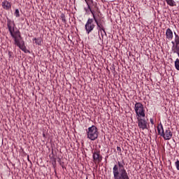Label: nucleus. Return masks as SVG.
Listing matches in <instances>:
<instances>
[{
	"label": "nucleus",
	"mask_w": 179,
	"mask_h": 179,
	"mask_svg": "<svg viewBox=\"0 0 179 179\" xmlns=\"http://www.w3.org/2000/svg\"><path fill=\"white\" fill-rule=\"evenodd\" d=\"M113 179H131L129 173L125 169V162L124 159L118 161L113 169Z\"/></svg>",
	"instance_id": "obj_1"
},
{
	"label": "nucleus",
	"mask_w": 179,
	"mask_h": 179,
	"mask_svg": "<svg viewBox=\"0 0 179 179\" xmlns=\"http://www.w3.org/2000/svg\"><path fill=\"white\" fill-rule=\"evenodd\" d=\"M7 27L8 29V31L11 37L15 40V38L22 39V34L19 29L15 31L16 28V24H15V21H12V20L7 18Z\"/></svg>",
	"instance_id": "obj_2"
},
{
	"label": "nucleus",
	"mask_w": 179,
	"mask_h": 179,
	"mask_svg": "<svg viewBox=\"0 0 179 179\" xmlns=\"http://www.w3.org/2000/svg\"><path fill=\"white\" fill-rule=\"evenodd\" d=\"M86 131L87 138L90 141H96L99 138V129L95 125L90 127Z\"/></svg>",
	"instance_id": "obj_3"
},
{
	"label": "nucleus",
	"mask_w": 179,
	"mask_h": 179,
	"mask_svg": "<svg viewBox=\"0 0 179 179\" xmlns=\"http://www.w3.org/2000/svg\"><path fill=\"white\" fill-rule=\"evenodd\" d=\"M99 17H101L100 14H99V16L96 15V19H95V23L97 26L98 32H96V34L93 35V36L92 37V38H94V39L96 38L97 36L100 37V31H103V33L106 35H107V33L106 32V28H104V25H103V21L101 20V19Z\"/></svg>",
	"instance_id": "obj_4"
},
{
	"label": "nucleus",
	"mask_w": 179,
	"mask_h": 179,
	"mask_svg": "<svg viewBox=\"0 0 179 179\" xmlns=\"http://www.w3.org/2000/svg\"><path fill=\"white\" fill-rule=\"evenodd\" d=\"M95 19H96V15H94L92 18H88L85 25V29L87 34H90L92 30H94V27H96V24H94L96 23Z\"/></svg>",
	"instance_id": "obj_5"
},
{
	"label": "nucleus",
	"mask_w": 179,
	"mask_h": 179,
	"mask_svg": "<svg viewBox=\"0 0 179 179\" xmlns=\"http://www.w3.org/2000/svg\"><path fill=\"white\" fill-rule=\"evenodd\" d=\"M14 44L15 45H17L21 50L23 51L25 54H31V52L30 50L26 49V45L24 43V41H23V37L21 36V39H20L19 37L14 39Z\"/></svg>",
	"instance_id": "obj_6"
},
{
	"label": "nucleus",
	"mask_w": 179,
	"mask_h": 179,
	"mask_svg": "<svg viewBox=\"0 0 179 179\" xmlns=\"http://www.w3.org/2000/svg\"><path fill=\"white\" fill-rule=\"evenodd\" d=\"M84 10L85 13H87L88 15L92 13V17L99 16V14L101 13L100 12V9L99 8V6L96 5H90V6L89 5H87V8H84Z\"/></svg>",
	"instance_id": "obj_7"
},
{
	"label": "nucleus",
	"mask_w": 179,
	"mask_h": 179,
	"mask_svg": "<svg viewBox=\"0 0 179 179\" xmlns=\"http://www.w3.org/2000/svg\"><path fill=\"white\" fill-rule=\"evenodd\" d=\"M134 110L136 117H146V114H145V107L142 103L136 102L134 105Z\"/></svg>",
	"instance_id": "obj_8"
},
{
	"label": "nucleus",
	"mask_w": 179,
	"mask_h": 179,
	"mask_svg": "<svg viewBox=\"0 0 179 179\" xmlns=\"http://www.w3.org/2000/svg\"><path fill=\"white\" fill-rule=\"evenodd\" d=\"M138 120V127L140 129H148V121L144 118L145 117L136 116Z\"/></svg>",
	"instance_id": "obj_9"
},
{
	"label": "nucleus",
	"mask_w": 179,
	"mask_h": 179,
	"mask_svg": "<svg viewBox=\"0 0 179 179\" xmlns=\"http://www.w3.org/2000/svg\"><path fill=\"white\" fill-rule=\"evenodd\" d=\"M92 157L94 163H100L103 160V157L100 155V151H94Z\"/></svg>",
	"instance_id": "obj_10"
},
{
	"label": "nucleus",
	"mask_w": 179,
	"mask_h": 179,
	"mask_svg": "<svg viewBox=\"0 0 179 179\" xmlns=\"http://www.w3.org/2000/svg\"><path fill=\"white\" fill-rule=\"evenodd\" d=\"M164 141H170L173 138V133L170 130V128H167L165 131L164 130V135H162Z\"/></svg>",
	"instance_id": "obj_11"
},
{
	"label": "nucleus",
	"mask_w": 179,
	"mask_h": 179,
	"mask_svg": "<svg viewBox=\"0 0 179 179\" xmlns=\"http://www.w3.org/2000/svg\"><path fill=\"white\" fill-rule=\"evenodd\" d=\"M1 6L3 9H5L6 10H9L12 8V3H10V2L8 1L7 0H4L1 3Z\"/></svg>",
	"instance_id": "obj_12"
},
{
	"label": "nucleus",
	"mask_w": 179,
	"mask_h": 179,
	"mask_svg": "<svg viewBox=\"0 0 179 179\" xmlns=\"http://www.w3.org/2000/svg\"><path fill=\"white\" fill-rule=\"evenodd\" d=\"M157 134L159 135V136H163L164 129L163 128V124L162 123H159V124L157 127Z\"/></svg>",
	"instance_id": "obj_13"
},
{
	"label": "nucleus",
	"mask_w": 179,
	"mask_h": 179,
	"mask_svg": "<svg viewBox=\"0 0 179 179\" xmlns=\"http://www.w3.org/2000/svg\"><path fill=\"white\" fill-rule=\"evenodd\" d=\"M171 44H173L172 52H173V54H176V52L179 51V43H175L174 41H172Z\"/></svg>",
	"instance_id": "obj_14"
},
{
	"label": "nucleus",
	"mask_w": 179,
	"mask_h": 179,
	"mask_svg": "<svg viewBox=\"0 0 179 179\" xmlns=\"http://www.w3.org/2000/svg\"><path fill=\"white\" fill-rule=\"evenodd\" d=\"M166 36L168 40H173V31H171V29L168 28L166 29Z\"/></svg>",
	"instance_id": "obj_15"
},
{
	"label": "nucleus",
	"mask_w": 179,
	"mask_h": 179,
	"mask_svg": "<svg viewBox=\"0 0 179 179\" xmlns=\"http://www.w3.org/2000/svg\"><path fill=\"white\" fill-rule=\"evenodd\" d=\"M53 169H57V158L55 156H49Z\"/></svg>",
	"instance_id": "obj_16"
},
{
	"label": "nucleus",
	"mask_w": 179,
	"mask_h": 179,
	"mask_svg": "<svg viewBox=\"0 0 179 179\" xmlns=\"http://www.w3.org/2000/svg\"><path fill=\"white\" fill-rule=\"evenodd\" d=\"M33 41H35L36 45H43V38H41V36L38 38H34Z\"/></svg>",
	"instance_id": "obj_17"
},
{
	"label": "nucleus",
	"mask_w": 179,
	"mask_h": 179,
	"mask_svg": "<svg viewBox=\"0 0 179 179\" xmlns=\"http://www.w3.org/2000/svg\"><path fill=\"white\" fill-rule=\"evenodd\" d=\"M167 5H169V6H176L177 4H176V1L174 0H165Z\"/></svg>",
	"instance_id": "obj_18"
},
{
	"label": "nucleus",
	"mask_w": 179,
	"mask_h": 179,
	"mask_svg": "<svg viewBox=\"0 0 179 179\" xmlns=\"http://www.w3.org/2000/svg\"><path fill=\"white\" fill-rule=\"evenodd\" d=\"M85 1L86 2L87 5L89 6V7L90 8V5H95L97 6V3L95 2L93 0H85Z\"/></svg>",
	"instance_id": "obj_19"
},
{
	"label": "nucleus",
	"mask_w": 179,
	"mask_h": 179,
	"mask_svg": "<svg viewBox=\"0 0 179 179\" xmlns=\"http://www.w3.org/2000/svg\"><path fill=\"white\" fill-rule=\"evenodd\" d=\"M60 17L62 19V22H63L64 24H66V19H65V14L64 13L61 14Z\"/></svg>",
	"instance_id": "obj_20"
},
{
	"label": "nucleus",
	"mask_w": 179,
	"mask_h": 179,
	"mask_svg": "<svg viewBox=\"0 0 179 179\" xmlns=\"http://www.w3.org/2000/svg\"><path fill=\"white\" fill-rule=\"evenodd\" d=\"M174 34H175V41H173V43L175 44H178L179 43V36L176 32H174Z\"/></svg>",
	"instance_id": "obj_21"
},
{
	"label": "nucleus",
	"mask_w": 179,
	"mask_h": 179,
	"mask_svg": "<svg viewBox=\"0 0 179 179\" xmlns=\"http://www.w3.org/2000/svg\"><path fill=\"white\" fill-rule=\"evenodd\" d=\"M14 15H15V17H20V13L19 12V9L16 8L15 10Z\"/></svg>",
	"instance_id": "obj_22"
},
{
	"label": "nucleus",
	"mask_w": 179,
	"mask_h": 179,
	"mask_svg": "<svg viewBox=\"0 0 179 179\" xmlns=\"http://www.w3.org/2000/svg\"><path fill=\"white\" fill-rule=\"evenodd\" d=\"M58 163H59L60 166H62V164H65V162H62L61 161V158H58Z\"/></svg>",
	"instance_id": "obj_23"
},
{
	"label": "nucleus",
	"mask_w": 179,
	"mask_h": 179,
	"mask_svg": "<svg viewBox=\"0 0 179 179\" xmlns=\"http://www.w3.org/2000/svg\"><path fill=\"white\" fill-rule=\"evenodd\" d=\"M150 122L152 125H155V122L153 121L152 118H150Z\"/></svg>",
	"instance_id": "obj_24"
},
{
	"label": "nucleus",
	"mask_w": 179,
	"mask_h": 179,
	"mask_svg": "<svg viewBox=\"0 0 179 179\" xmlns=\"http://www.w3.org/2000/svg\"><path fill=\"white\" fill-rule=\"evenodd\" d=\"M12 54H13L12 52H10V51L8 52V57H9V58H11Z\"/></svg>",
	"instance_id": "obj_25"
},
{
	"label": "nucleus",
	"mask_w": 179,
	"mask_h": 179,
	"mask_svg": "<svg viewBox=\"0 0 179 179\" xmlns=\"http://www.w3.org/2000/svg\"><path fill=\"white\" fill-rule=\"evenodd\" d=\"M117 152H120V153H121V148L120 147H117Z\"/></svg>",
	"instance_id": "obj_26"
},
{
	"label": "nucleus",
	"mask_w": 179,
	"mask_h": 179,
	"mask_svg": "<svg viewBox=\"0 0 179 179\" xmlns=\"http://www.w3.org/2000/svg\"><path fill=\"white\" fill-rule=\"evenodd\" d=\"M43 138H47L46 136H45V133H44V132L43 133Z\"/></svg>",
	"instance_id": "obj_27"
},
{
	"label": "nucleus",
	"mask_w": 179,
	"mask_h": 179,
	"mask_svg": "<svg viewBox=\"0 0 179 179\" xmlns=\"http://www.w3.org/2000/svg\"><path fill=\"white\" fill-rule=\"evenodd\" d=\"M62 169H65V165H64V164H62Z\"/></svg>",
	"instance_id": "obj_28"
},
{
	"label": "nucleus",
	"mask_w": 179,
	"mask_h": 179,
	"mask_svg": "<svg viewBox=\"0 0 179 179\" xmlns=\"http://www.w3.org/2000/svg\"><path fill=\"white\" fill-rule=\"evenodd\" d=\"M113 73H115V67H113Z\"/></svg>",
	"instance_id": "obj_29"
},
{
	"label": "nucleus",
	"mask_w": 179,
	"mask_h": 179,
	"mask_svg": "<svg viewBox=\"0 0 179 179\" xmlns=\"http://www.w3.org/2000/svg\"><path fill=\"white\" fill-rule=\"evenodd\" d=\"M52 156H55V155H54V150H52Z\"/></svg>",
	"instance_id": "obj_30"
},
{
	"label": "nucleus",
	"mask_w": 179,
	"mask_h": 179,
	"mask_svg": "<svg viewBox=\"0 0 179 179\" xmlns=\"http://www.w3.org/2000/svg\"><path fill=\"white\" fill-rule=\"evenodd\" d=\"M176 54H178V56L179 57V50L176 52Z\"/></svg>",
	"instance_id": "obj_31"
},
{
	"label": "nucleus",
	"mask_w": 179,
	"mask_h": 179,
	"mask_svg": "<svg viewBox=\"0 0 179 179\" xmlns=\"http://www.w3.org/2000/svg\"><path fill=\"white\" fill-rule=\"evenodd\" d=\"M155 139H157V135H156V136H155Z\"/></svg>",
	"instance_id": "obj_32"
},
{
	"label": "nucleus",
	"mask_w": 179,
	"mask_h": 179,
	"mask_svg": "<svg viewBox=\"0 0 179 179\" xmlns=\"http://www.w3.org/2000/svg\"><path fill=\"white\" fill-rule=\"evenodd\" d=\"M129 56H131V52H129Z\"/></svg>",
	"instance_id": "obj_33"
},
{
	"label": "nucleus",
	"mask_w": 179,
	"mask_h": 179,
	"mask_svg": "<svg viewBox=\"0 0 179 179\" xmlns=\"http://www.w3.org/2000/svg\"><path fill=\"white\" fill-rule=\"evenodd\" d=\"M55 174H57V171H55Z\"/></svg>",
	"instance_id": "obj_34"
},
{
	"label": "nucleus",
	"mask_w": 179,
	"mask_h": 179,
	"mask_svg": "<svg viewBox=\"0 0 179 179\" xmlns=\"http://www.w3.org/2000/svg\"><path fill=\"white\" fill-rule=\"evenodd\" d=\"M27 24H29V22L28 21H27Z\"/></svg>",
	"instance_id": "obj_35"
},
{
	"label": "nucleus",
	"mask_w": 179,
	"mask_h": 179,
	"mask_svg": "<svg viewBox=\"0 0 179 179\" xmlns=\"http://www.w3.org/2000/svg\"><path fill=\"white\" fill-rule=\"evenodd\" d=\"M101 37H102V38H103V34H101Z\"/></svg>",
	"instance_id": "obj_36"
},
{
	"label": "nucleus",
	"mask_w": 179,
	"mask_h": 179,
	"mask_svg": "<svg viewBox=\"0 0 179 179\" xmlns=\"http://www.w3.org/2000/svg\"><path fill=\"white\" fill-rule=\"evenodd\" d=\"M99 39L101 40V38L99 36Z\"/></svg>",
	"instance_id": "obj_37"
},
{
	"label": "nucleus",
	"mask_w": 179,
	"mask_h": 179,
	"mask_svg": "<svg viewBox=\"0 0 179 179\" xmlns=\"http://www.w3.org/2000/svg\"><path fill=\"white\" fill-rule=\"evenodd\" d=\"M108 73H110V70H108Z\"/></svg>",
	"instance_id": "obj_38"
},
{
	"label": "nucleus",
	"mask_w": 179,
	"mask_h": 179,
	"mask_svg": "<svg viewBox=\"0 0 179 179\" xmlns=\"http://www.w3.org/2000/svg\"><path fill=\"white\" fill-rule=\"evenodd\" d=\"M22 20H24V19L22 18Z\"/></svg>",
	"instance_id": "obj_39"
},
{
	"label": "nucleus",
	"mask_w": 179,
	"mask_h": 179,
	"mask_svg": "<svg viewBox=\"0 0 179 179\" xmlns=\"http://www.w3.org/2000/svg\"><path fill=\"white\" fill-rule=\"evenodd\" d=\"M86 179H88L87 177L86 178Z\"/></svg>",
	"instance_id": "obj_40"
}]
</instances>
